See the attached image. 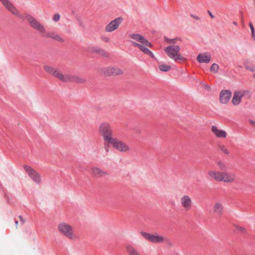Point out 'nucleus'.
I'll return each mask as SVG.
<instances>
[{"mask_svg": "<svg viewBox=\"0 0 255 255\" xmlns=\"http://www.w3.org/2000/svg\"><path fill=\"white\" fill-rule=\"evenodd\" d=\"M26 18L32 28L42 34H45V37L52 38L60 42H63L64 41V39L56 32L52 31L46 32L45 26L32 16L27 14Z\"/></svg>", "mask_w": 255, "mask_h": 255, "instance_id": "f257e3e1", "label": "nucleus"}, {"mask_svg": "<svg viewBox=\"0 0 255 255\" xmlns=\"http://www.w3.org/2000/svg\"><path fill=\"white\" fill-rule=\"evenodd\" d=\"M128 36L134 41L130 40L132 45L134 47H138L144 54L149 55L153 58L154 55L152 52L148 48L151 47L152 45L143 36L138 33H129Z\"/></svg>", "mask_w": 255, "mask_h": 255, "instance_id": "f03ea898", "label": "nucleus"}, {"mask_svg": "<svg viewBox=\"0 0 255 255\" xmlns=\"http://www.w3.org/2000/svg\"><path fill=\"white\" fill-rule=\"evenodd\" d=\"M208 175L217 182H223L227 184H231L237 180L236 173L231 172H223L215 170H210L208 172Z\"/></svg>", "mask_w": 255, "mask_h": 255, "instance_id": "7ed1b4c3", "label": "nucleus"}, {"mask_svg": "<svg viewBox=\"0 0 255 255\" xmlns=\"http://www.w3.org/2000/svg\"><path fill=\"white\" fill-rule=\"evenodd\" d=\"M98 131L99 134L103 137L104 149L106 152H108L112 145V129L111 124L107 122L102 123L99 127Z\"/></svg>", "mask_w": 255, "mask_h": 255, "instance_id": "20e7f679", "label": "nucleus"}, {"mask_svg": "<svg viewBox=\"0 0 255 255\" xmlns=\"http://www.w3.org/2000/svg\"><path fill=\"white\" fill-rule=\"evenodd\" d=\"M58 232L69 240L75 241L78 237L75 234L73 227L69 223L61 222L57 225Z\"/></svg>", "mask_w": 255, "mask_h": 255, "instance_id": "39448f33", "label": "nucleus"}, {"mask_svg": "<svg viewBox=\"0 0 255 255\" xmlns=\"http://www.w3.org/2000/svg\"><path fill=\"white\" fill-rule=\"evenodd\" d=\"M164 51L166 55L176 62H180L186 60V58L180 53V47L178 45H170L165 47Z\"/></svg>", "mask_w": 255, "mask_h": 255, "instance_id": "423d86ee", "label": "nucleus"}, {"mask_svg": "<svg viewBox=\"0 0 255 255\" xmlns=\"http://www.w3.org/2000/svg\"><path fill=\"white\" fill-rule=\"evenodd\" d=\"M140 234L145 240L153 244H161L166 240L164 237L157 234H152L143 231L140 232Z\"/></svg>", "mask_w": 255, "mask_h": 255, "instance_id": "0eeeda50", "label": "nucleus"}, {"mask_svg": "<svg viewBox=\"0 0 255 255\" xmlns=\"http://www.w3.org/2000/svg\"><path fill=\"white\" fill-rule=\"evenodd\" d=\"M113 147L121 152H128L130 148L126 142L117 138H113Z\"/></svg>", "mask_w": 255, "mask_h": 255, "instance_id": "6e6552de", "label": "nucleus"}, {"mask_svg": "<svg viewBox=\"0 0 255 255\" xmlns=\"http://www.w3.org/2000/svg\"><path fill=\"white\" fill-rule=\"evenodd\" d=\"M23 168L29 177L35 183L38 184L41 183V176L36 170L27 165H24Z\"/></svg>", "mask_w": 255, "mask_h": 255, "instance_id": "1a4fd4ad", "label": "nucleus"}, {"mask_svg": "<svg viewBox=\"0 0 255 255\" xmlns=\"http://www.w3.org/2000/svg\"><path fill=\"white\" fill-rule=\"evenodd\" d=\"M44 70L46 72L58 79L61 81L63 82L64 81L65 74H63L58 69L50 66L45 65L44 66Z\"/></svg>", "mask_w": 255, "mask_h": 255, "instance_id": "9d476101", "label": "nucleus"}, {"mask_svg": "<svg viewBox=\"0 0 255 255\" xmlns=\"http://www.w3.org/2000/svg\"><path fill=\"white\" fill-rule=\"evenodd\" d=\"M249 93L248 91L238 90L234 92L232 103L234 106H238L242 102L243 97Z\"/></svg>", "mask_w": 255, "mask_h": 255, "instance_id": "9b49d317", "label": "nucleus"}, {"mask_svg": "<svg viewBox=\"0 0 255 255\" xmlns=\"http://www.w3.org/2000/svg\"><path fill=\"white\" fill-rule=\"evenodd\" d=\"M180 203L183 209L187 211L191 209L193 205V201L190 196L185 194L181 197L180 199Z\"/></svg>", "mask_w": 255, "mask_h": 255, "instance_id": "f8f14e48", "label": "nucleus"}, {"mask_svg": "<svg viewBox=\"0 0 255 255\" xmlns=\"http://www.w3.org/2000/svg\"><path fill=\"white\" fill-rule=\"evenodd\" d=\"M3 6L15 16L20 18L21 15L18 10L9 0H0Z\"/></svg>", "mask_w": 255, "mask_h": 255, "instance_id": "ddd939ff", "label": "nucleus"}, {"mask_svg": "<svg viewBox=\"0 0 255 255\" xmlns=\"http://www.w3.org/2000/svg\"><path fill=\"white\" fill-rule=\"evenodd\" d=\"M86 79L83 77L65 74L63 82H74L77 84H83L86 82Z\"/></svg>", "mask_w": 255, "mask_h": 255, "instance_id": "4468645a", "label": "nucleus"}, {"mask_svg": "<svg viewBox=\"0 0 255 255\" xmlns=\"http://www.w3.org/2000/svg\"><path fill=\"white\" fill-rule=\"evenodd\" d=\"M232 96V92L229 90H222L220 94V102L223 104H227Z\"/></svg>", "mask_w": 255, "mask_h": 255, "instance_id": "2eb2a0df", "label": "nucleus"}, {"mask_svg": "<svg viewBox=\"0 0 255 255\" xmlns=\"http://www.w3.org/2000/svg\"><path fill=\"white\" fill-rule=\"evenodd\" d=\"M211 131L218 138H225L227 136V133L226 131L218 128L215 126L211 127Z\"/></svg>", "mask_w": 255, "mask_h": 255, "instance_id": "dca6fc26", "label": "nucleus"}, {"mask_svg": "<svg viewBox=\"0 0 255 255\" xmlns=\"http://www.w3.org/2000/svg\"><path fill=\"white\" fill-rule=\"evenodd\" d=\"M91 174L95 178H100L108 175V173L101 169L93 167L91 169Z\"/></svg>", "mask_w": 255, "mask_h": 255, "instance_id": "f3484780", "label": "nucleus"}, {"mask_svg": "<svg viewBox=\"0 0 255 255\" xmlns=\"http://www.w3.org/2000/svg\"><path fill=\"white\" fill-rule=\"evenodd\" d=\"M211 59V54L208 53L199 54L197 57V60L199 63H209Z\"/></svg>", "mask_w": 255, "mask_h": 255, "instance_id": "a211bd4d", "label": "nucleus"}, {"mask_svg": "<svg viewBox=\"0 0 255 255\" xmlns=\"http://www.w3.org/2000/svg\"><path fill=\"white\" fill-rule=\"evenodd\" d=\"M126 249L128 255H140L139 252L131 245H127Z\"/></svg>", "mask_w": 255, "mask_h": 255, "instance_id": "6ab92c4d", "label": "nucleus"}, {"mask_svg": "<svg viewBox=\"0 0 255 255\" xmlns=\"http://www.w3.org/2000/svg\"><path fill=\"white\" fill-rule=\"evenodd\" d=\"M214 212L218 214H221L223 210V204L221 202H216L214 206Z\"/></svg>", "mask_w": 255, "mask_h": 255, "instance_id": "aec40b11", "label": "nucleus"}, {"mask_svg": "<svg viewBox=\"0 0 255 255\" xmlns=\"http://www.w3.org/2000/svg\"><path fill=\"white\" fill-rule=\"evenodd\" d=\"M123 21V18L122 17H119L113 20V31L117 29Z\"/></svg>", "mask_w": 255, "mask_h": 255, "instance_id": "412c9836", "label": "nucleus"}, {"mask_svg": "<svg viewBox=\"0 0 255 255\" xmlns=\"http://www.w3.org/2000/svg\"><path fill=\"white\" fill-rule=\"evenodd\" d=\"M217 146L220 151L224 154L226 155H229L230 154L229 149H228L227 147L224 144L219 143L217 145Z\"/></svg>", "mask_w": 255, "mask_h": 255, "instance_id": "4be33fe9", "label": "nucleus"}, {"mask_svg": "<svg viewBox=\"0 0 255 255\" xmlns=\"http://www.w3.org/2000/svg\"><path fill=\"white\" fill-rule=\"evenodd\" d=\"M159 70L162 72H168L171 69L170 65L165 64H161L158 66Z\"/></svg>", "mask_w": 255, "mask_h": 255, "instance_id": "5701e85b", "label": "nucleus"}, {"mask_svg": "<svg viewBox=\"0 0 255 255\" xmlns=\"http://www.w3.org/2000/svg\"><path fill=\"white\" fill-rule=\"evenodd\" d=\"M111 73V69L110 67L104 68L101 69V74L102 75L107 77L110 76Z\"/></svg>", "mask_w": 255, "mask_h": 255, "instance_id": "b1692460", "label": "nucleus"}, {"mask_svg": "<svg viewBox=\"0 0 255 255\" xmlns=\"http://www.w3.org/2000/svg\"><path fill=\"white\" fill-rule=\"evenodd\" d=\"M164 40H165V41H166L167 42V44H174L176 43L178 40H181V39L179 38H175L174 39H170V38H168L165 37L164 38Z\"/></svg>", "mask_w": 255, "mask_h": 255, "instance_id": "393cba45", "label": "nucleus"}, {"mask_svg": "<svg viewBox=\"0 0 255 255\" xmlns=\"http://www.w3.org/2000/svg\"><path fill=\"white\" fill-rule=\"evenodd\" d=\"M123 74V71L121 69L118 67H114L113 68V76H119L122 75Z\"/></svg>", "mask_w": 255, "mask_h": 255, "instance_id": "a878e982", "label": "nucleus"}, {"mask_svg": "<svg viewBox=\"0 0 255 255\" xmlns=\"http://www.w3.org/2000/svg\"><path fill=\"white\" fill-rule=\"evenodd\" d=\"M219 69V65L216 63H214L211 65L210 70L212 72L216 73L218 72Z\"/></svg>", "mask_w": 255, "mask_h": 255, "instance_id": "bb28decb", "label": "nucleus"}, {"mask_svg": "<svg viewBox=\"0 0 255 255\" xmlns=\"http://www.w3.org/2000/svg\"><path fill=\"white\" fill-rule=\"evenodd\" d=\"M217 165L218 168L220 170H224L227 169L226 164L225 163L223 162L222 161H218L217 162Z\"/></svg>", "mask_w": 255, "mask_h": 255, "instance_id": "cd10ccee", "label": "nucleus"}, {"mask_svg": "<svg viewBox=\"0 0 255 255\" xmlns=\"http://www.w3.org/2000/svg\"><path fill=\"white\" fill-rule=\"evenodd\" d=\"M101 39L102 41L105 43H109L110 42L111 37L106 34H104L101 36Z\"/></svg>", "mask_w": 255, "mask_h": 255, "instance_id": "c85d7f7f", "label": "nucleus"}, {"mask_svg": "<svg viewBox=\"0 0 255 255\" xmlns=\"http://www.w3.org/2000/svg\"><path fill=\"white\" fill-rule=\"evenodd\" d=\"M60 18V14L58 13H56L53 15V17H52V20L54 22H57L59 20Z\"/></svg>", "mask_w": 255, "mask_h": 255, "instance_id": "c756f323", "label": "nucleus"}, {"mask_svg": "<svg viewBox=\"0 0 255 255\" xmlns=\"http://www.w3.org/2000/svg\"><path fill=\"white\" fill-rule=\"evenodd\" d=\"M249 26H250L251 31H252V37L255 38V33L254 26L252 22H250L249 23Z\"/></svg>", "mask_w": 255, "mask_h": 255, "instance_id": "7c9ffc66", "label": "nucleus"}, {"mask_svg": "<svg viewBox=\"0 0 255 255\" xmlns=\"http://www.w3.org/2000/svg\"><path fill=\"white\" fill-rule=\"evenodd\" d=\"M235 227L236 230L240 232L244 233L246 232V229L242 227L239 226H236Z\"/></svg>", "mask_w": 255, "mask_h": 255, "instance_id": "2f4dec72", "label": "nucleus"}, {"mask_svg": "<svg viewBox=\"0 0 255 255\" xmlns=\"http://www.w3.org/2000/svg\"><path fill=\"white\" fill-rule=\"evenodd\" d=\"M101 49V48H99L98 47H91L90 50L92 53L99 54V51Z\"/></svg>", "mask_w": 255, "mask_h": 255, "instance_id": "473e14b6", "label": "nucleus"}, {"mask_svg": "<svg viewBox=\"0 0 255 255\" xmlns=\"http://www.w3.org/2000/svg\"><path fill=\"white\" fill-rule=\"evenodd\" d=\"M98 54H99L101 56H104V57H107L108 56V54L105 51H104L103 50H102V49L99 51Z\"/></svg>", "mask_w": 255, "mask_h": 255, "instance_id": "72a5a7b5", "label": "nucleus"}, {"mask_svg": "<svg viewBox=\"0 0 255 255\" xmlns=\"http://www.w3.org/2000/svg\"><path fill=\"white\" fill-rule=\"evenodd\" d=\"M106 30L108 32L112 31V22H110L106 26Z\"/></svg>", "mask_w": 255, "mask_h": 255, "instance_id": "f704fd0d", "label": "nucleus"}, {"mask_svg": "<svg viewBox=\"0 0 255 255\" xmlns=\"http://www.w3.org/2000/svg\"><path fill=\"white\" fill-rule=\"evenodd\" d=\"M246 68L247 69H248L249 70H250L251 71H254L255 70V67H251V68H250L249 66H245Z\"/></svg>", "mask_w": 255, "mask_h": 255, "instance_id": "c9c22d12", "label": "nucleus"}, {"mask_svg": "<svg viewBox=\"0 0 255 255\" xmlns=\"http://www.w3.org/2000/svg\"><path fill=\"white\" fill-rule=\"evenodd\" d=\"M167 241L168 246H169V247H173V243L170 240H167Z\"/></svg>", "mask_w": 255, "mask_h": 255, "instance_id": "e433bc0d", "label": "nucleus"}, {"mask_svg": "<svg viewBox=\"0 0 255 255\" xmlns=\"http://www.w3.org/2000/svg\"><path fill=\"white\" fill-rule=\"evenodd\" d=\"M249 122L250 123V124L253 126V127H255V122L253 121V120H249Z\"/></svg>", "mask_w": 255, "mask_h": 255, "instance_id": "4c0bfd02", "label": "nucleus"}, {"mask_svg": "<svg viewBox=\"0 0 255 255\" xmlns=\"http://www.w3.org/2000/svg\"><path fill=\"white\" fill-rule=\"evenodd\" d=\"M191 16L193 17L194 19H195L196 20H198L199 19V18L197 16H194V15H192Z\"/></svg>", "mask_w": 255, "mask_h": 255, "instance_id": "58836bf2", "label": "nucleus"}, {"mask_svg": "<svg viewBox=\"0 0 255 255\" xmlns=\"http://www.w3.org/2000/svg\"><path fill=\"white\" fill-rule=\"evenodd\" d=\"M209 15L211 16V17L212 18H213L214 17V15L210 11H209Z\"/></svg>", "mask_w": 255, "mask_h": 255, "instance_id": "ea45409f", "label": "nucleus"}, {"mask_svg": "<svg viewBox=\"0 0 255 255\" xmlns=\"http://www.w3.org/2000/svg\"><path fill=\"white\" fill-rule=\"evenodd\" d=\"M19 218L20 219V220L22 221V223H24V221L23 220L22 217L21 216H19Z\"/></svg>", "mask_w": 255, "mask_h": 255, "instance_id": "a19ab883", "label": "nucleus"}, {"mask_svg": "<svg viewBox=\"0 0 255 255\" xmlns=\"http://www.w3.org/2000/svg\"><path fill=\"white\" fill-rule=\"evenodd\" d=\"M15 223L16 227L17 228V225H18V221H15Z\"/></svg>", "mask_w": 255, "mask_h": 255, "instance_id": "79ce46f5", "label": "nucleus"}, {"mask_svg": "<svg viewBox=\"0 0 255 255\" xmlns=\"http://www.w3.org/2000/svg\"><path fill=\"white\" fill-rule=\"evenodd\" d=\"M233 24L235 25H237V23L236 22H233Z\"/></svg>", "mask_w": 255, "mask_h": 255, "instance_id": "37998d69", "label": "nucleus"}, {"mask_svg": "<svg viewBox=\"0 0 255 255\" xmlns=\"http://www.w3.org/2000/svg\"><path fill=\"white\" fill-rule=\"evenodd\" d=\"M253 77L255 78V73L253 75Z\"/></svg>", "mask_w": 255, "mask_h": 255, "instance_id": "c03bdc74", "label": "nucleus"}, {"mask_svg": "<svg viewBox=\"0 0 255 255\" xmlns=\"http://www.w3.org/2000/svg\"><path fill=\"white\" fill-rule=\"evenodd\" d=\"M254 2L255 5V0H254Z\"/></svg>", "mask_w": 255, "mask_h": 255, "instance_id": "a18cd8bd", "label": "nucleus"}]
</instances>
